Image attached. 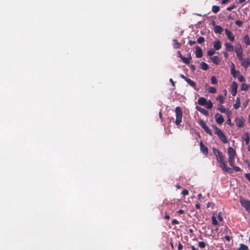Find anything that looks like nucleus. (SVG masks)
Returning <instances> with one entry per match:
<instances>
[{"mask_svg":"<svg viewBox=\"0 0 250 250\" xmlns=\"http://www.w3.org/2000/svg\"><path fill=\"white\" fill-rule=\"evenodd\" d=\"M228 151L229 156V165L232 167V169L235 171L238 172L240 171L241 169L239 167L234 166V160L236 155L235 150L233 147L229 146L228 149ZM213 152L222 170L228 173H232V168L228 167L226 166L225 156L223 155V153L219 149L215 148H213Z\"/></svg>","mask_w":250,"mask_h":250,"instance_id":"1","label":"nucleus"},{"mask_svg":"<svg viewBox=\"0 0 250 250\" xmlns=\"http://www.w3.org/2000/svg\"><path fill=\"white\" fill-rule=\"evenodd\" d=\"M212 127L215 130L214 133L218 136L220 140L224 144L228 143V139L222 130L216 125L212 126Z\"/></svg>","mask_w":250,"mask_h":250,"instance_id":"2","label":"nucleus"},{"mask_svg":"<svg viewBox=\"0 0 250 250\" xmlns=\"http://www.w3.org/2000/svg\"><path fill=\"white\" fill-rule=\"evenodd\" d=\"M176 120L175 123L177 125H180L182 121L183 112L181 108L177 106L175 108Z\"/></svg>","mask_w":250,"mask_h":250,"instance_id":"3","label":"nucleus"},{"mask_svg":"<svg viewBox=\"0 0 250 250\" xmlns=\"http://www.w3.org/2000/svg\"><path fill=\"white\" fill-rule=\"evenodd\" d=\"M240 203L242 206L244 207L248 212L250 211V201L245 198L240 197Z\"/></svg>","mask_w":250,"mask_h":250,"instance_id":"4","label":"nucleus"},{"mask_svg":"<svg viewBox=\"0 0 250 250\" xmlns=\"http://www.w3.org/2000/svg\"><path fill=\"white\" fill-rule=\"evenodd\" d=\"M230 73L234 78H237L240 75V72L235 69V66L233 63L231 65Z\"/></svg>","mask_w":250,"mask_h":250,"instance_id":"5","label":"nucleus"},{"mask_svg":"<svg viewBox=\"0 0 250 250\" xmlns=\"http://www.w3.org/2000/svg\"><path fill=\"white\" fill-rule=\"evenodd\" d=\"M231 94L233 96H235L237 93L238 84L235 82H233L231 84Z\"/></svg>","mask_w":250,"mask_h":250,"instance_id":"6","label":"nucleus"},{"mask_svg":"<svg viewBox=\"0 0 250 250\" xmlns=\"http://www.w3.org/2000/svg\"><path fill=\"white\" fill-rule=\"evenodd\" d=\"M200 149L201 151L204 153L205 155H207L208 153V150L207 146H206L201 141L200 142Z\"/></svg>","mask_w":250,"mask_h":250,"instance_id":"7","label":"nucleus"},{"mask_svg":"<svg viewBox=\"0 0 250 250\" xmlns=\"http://www.w3.org/2000/svg\"><path fill=\"white\" fill-rule=\"evenodd\" d=\"M215 118L218 124L221 125L224 122V118L221 114L219 113H217L215 115Z\"/></svg>","mask_w":250,"mask_h":250,"instance_id":"8","label":"nucleus"},{"mask_svg":"<svg viewBox=\"0 0 250 250\" xmlns=\"http://www.w3.org/2000/svg\"><path fill=\"white\" fill-rule=\"evenodd\" d=\"M225 33L228 39L231 42L234 41V36L232 35L230 30H228V29H226Z\"/></svg>","mask_w":250,"mask_h":250,"instance_id":"9","label":"nucleus"},{"mask_svg":"<svg viewBox=\"0 0 250 250\" xmlns=\"http://www.w3.org/2000/svg\"><path fill=\"white\" fill-rule=\"evenodd\" d=\"M235 122L238 127H242L244 125L245 120L243 118H237L235 120Z\"/></svg>","mask_w":250,"mask_h":250,"instance_id":"10","label":"nucleus"},{"mask_svg":"<svg viewBox=\"0 0 250 250\" xmlns=\"http://www.w3.org/2000/svg\"><path fill=\"white\" fill-rule=\"evenodd\" d=\"M196 49V58H201L203 56V52L202 49L199 46H196L195 47Z\"/></svg>","mask_w":250,"mask_h":250,"instance_id":"11","label":"nucleus"},{"mask_svg":"<svg viewBox=\"0 0 250 250\" xmlns=\"http://www.w3.org/2000/svg\"><path fill=\"white\" fill-rule=\"evenodd\" d=\"M239 60L241 62L242 65L244 67L247 68L249 66V64H250L249 59H245L242 57V59H239Z\"/></svg>","mask_w":250,"mask_h":250,"instance_id":"12","label":"nucleus"},{"mask_svg":"<svg viewBox=\"0 0 250 250\" xmlns=\"http://www.w3.org/2000/svg\"><path fill=\"white\" fill-rule=\"evenodd\" d=\"M198 103L199 104L205 106L207 103V101L204 97H200L198 100Z\"/></svg>","mask_w":250,"mask_h":250,"instance_id":"13","label":"nucleus"},{"mask_svg":"<svg viewBox=\"0 0 250 250\" xmlns=\"http://www.w3.org/2000/svg\"><path fill=\"white\" fill-rule=\"evenodd\" d=\"M241 138L242 140L244 141H245L246 144L248 145L250 141V136L249 133H245L244 134L242 135Z\"/></svg>","mask_w":250,"mask_h":250,"instance_id":"14","label":"nucleus"},{"mask_svg":"<svg viewBox=\"0 0 250 250\" xmlns=\"http://www.w3.org/2000/svg\"><path fill=\"white\" fill-rule=\"evenodd\" d=\"M196 109L198 111L200 112L201 113H202L203 114H204V115H205L206 116H208V112L207 110H206V109H204V108H202L201 107H199L198 106H196Z\"/></svg>","mask_w":250,"mask_h":250,"instance_id":"15","label":"nucleus"},{"mask_svg":"<svg viewBox=\"0 0 250 250\" xmlns=\"http://www.w3.org/2000/svg\"><path fill=\"white\" fill-rule=\"evenodd\" d=\"M223 30V28L219 25H216L214 27V31L215 33L221 34Z\"/></svg>","mask_w":250,"mask_h":250,"instance_id":"16","label":"nucleus"},{"mask_svg":"<svg viewBox=\"0 0 250 250\" xmlns=\"http://www.w3.org/2000/svg\"><path fill=\"white\" fill-rule=\"evenodd\" d=\"M213 46L216 50H219L221 48V42L219 41L214 42L213 43Z\"/></svg>","mask_w":250,"mask_h":250,"instance_id":"17","label":"nucleus"},{"mask_svg":"<svg viewBox=\"0 0 250 250\" xmlns=\"http://www.w3.org/2000/svg\"><path fill=\"white\" fill-rule=\"evenodd\" d=\"M226 48L228 51H232L233 50V46L230 43H225V44Z\"/></svg>","mask_w":250,"mask_h":250,"instance_id":"18","label":"nucleus"},{"mask_svg":"<svg viewBox=\"0 0 250 250\" xmlns=\"http://www.w3.org/2000/svg\"><path fill=\"white\" fill-rule=\"evenodd\" d=\"M211 61L216 64H218L220 62V60L218 56H215L211 57Z\"/></svg>","mask_w":250,"mask_h":250,"instance_id":"19","label":"nucleus"},{"mask_svg":"<svg viewBox=\"0 0 250 250\" xmlns=\"http://www.w3.org/2000/svg\"><path fill=\"white\" fill-rule=\"evenodd\" d=\"M191 86L196 89V83L191 79L188 78L186 81Z\"/></svg>","mask_w":250,"mask_h":250,"instance_id":"20","label":"nucleus"},{"mask_svg":"<svg viewBox=\"0 0 250 250\" xmlns=\"http://www.w3.org/2000/svg\"><path fill=\"white\" fill-rule=\"evenodd\" d=\"M173 47L175 49L180 48L181 47V44L176 39L173 40Z\"/></svg>","mask_w":250,"mask_h":250,"instance_id":"21","label":"nucleus"},{"mask_svg":"<svg viewBox=\"0 0 250 250\" xmlns=\"http://www.w3.org/2000/svg\"><path fill=\"white\" fill-rule=\"evenodd\" d=\"M178 54L179 55V57L183 61V62L187 64L188 63V61L186 57H184L181 52L180 51H178Z\"/></svg>","mask_w":250,"mask_h":250,"instance_id":"22","label":"nucleus"},{"mask_svg":"<svg viewBox=\"0 0 250 250\" xmlns=\"http://www.w3.org/2000/svg\"><path fill=\"white\" fill-rule=\"evenodd\" d=\"M216 100L220 102L221 104H222L224 103L225 98L222 95H219L216 98Z\"/></svg>","mask_w":250,"mask_h":250,"instance_id":"23","label":"nucleus"},{"mask_svg":"<svg viewBox=\"0 0 250 250\" xmlns=\"http://www.w3.org/2000/svg\"><path fill=\"white\" fill-rule=\"evenodd\" d=\"M235 52L237 54V57L239 59H242V58L243 57L242 55V51L241 50V48H240L239 49H237L235 50Z\"/></svg>","mask_w":250,"mask_h":250,"instance_id":"24","label":"nucleus"},{"mask_svg":"<svg viewBox=\"0 0 250 250\" xmlns=\"http://www.w3.org/2000/svg\"><path fill=\"white\" fill-rule=\"evenodd\" d=\"M201 68L204 70H207L208 69V65L206 62H202L201 63Z\"/></svg>","mask_w":250,"mask_h":250,"instance_id":"25","label":"nucleus"},{"mask_svg":"<svg viewBox=\"0 0 250 250\" xmlns=\"http://www.w3.org/2000/svg\"><path fill=\"white\" fill-rule=\"evenodd\" d=\"M212 11L214 13H217L220 11V7L217 5H213L212 7Z\"/></svg>","mask_w":250,"mask_h":250,"instance_id":"26","label":"nucleus"},{"mask_svg":"<svg viewBox=\"0 0 250 250\" xmlns=\"http://www.w3.org/2000/svg\"><path fill=\"white\" fill-rule=\"evenodd\" d=\"M230 114V112L229 111H228L227 112L228 119L227 120V123L228 124H229V125H230L231 126H232L233 125V124L232 123H231V119H230V118L229 116Z\"/></svg>","mask_w":250,"mask_h":250,"instance_id":"27","label":"nucleus"},{"mask_svg":"<svg viewBox=\"0 0 250 250\" xmlns=\"http://www.w3.org/2000/svg\"><path fill=\"white\" fill-rule=\"evenodd\" d=\"M217 109L219 110L222 113H226V109L224 107V106L222 104H220L219 107L217 108Z\"/></svg>","mask_w":250,"mask_h":250,"instance_id":"28","label":"nucleus"},{"mask_svg":"<svg viewBox=\"0 0 250 250\" xmlns=\"http://www.w3.org/2000/svg\"><path fill=\"white\" fill-rule=\"evenodd\" d=\"M205 106H206L208 109H211L213 107V103L210 100H208L207 101V103Z\"/></svg>","mask_w":250,"mask_h":250,"instance_id":"29","label":"nucleus"},{"mask_svg":"<svg viewBox=\"0 0 250 250\" xmlns=\"http://www.w3.org/2000/svg\"><path fill=\"white\" fill-rule=\"evenodd\" d=\"M205 131L209 134L210 136H212V133L211 130L208 128V127L207 126L205 128L203 129Z\"/></svg>","mask_w":250,"mask_h":250,"instance_id":"30","label":"nucleus"},{"mask_svg":"<svg viewBox=\"0 0 250 250\" xmlns=\"http://www.w3.org/2000/svg\"><path fill=\"white\" fill-rule=\"evenodd\" d=\"M248 250V247L243 244L240 245V247L237 250Z\"/></svg>","mask_w":250,"mask_h":250,"instance_id":"31","label":"nucleus"},{"mask_svg":"<svg viewBox=\"0 0 250 250\" xmlns=\"http://www.w3.org/2000/svg\"><path fill=\"white\" fill-rule=\"evenodd\" d=\"M199 124L202 127L203 129L205 128L207 125L204 121L202 120H200L199 121Z\"/></svg>","mask_w":250,"mask_h":250,"instance_id":"32","label":"nucleus"},{"mask_svg":"<svg viewBox=\"0 0 250 250\" xmlns=\"http://www.w3.org/2000/svg\"><path fill=\"white\" fill-rule=\"evenodd\" d=\"M199 124L202 127L203 129L205 128L207 125L204 121L202 120H200L199 121Z\"/></svg>","mask_w":250,"mask_h":250,"instance_id":"33","label":"nucleus"},{"mask_svg":"<svg viewBox=\"0 0 250 250\" xmlns=\"http://www.w3.org/2000/svg\"><path fill=\"white\" fill-rule=\"evenodd\" d=\"M199 124L202 127L203 129L205 128L207 125L204 121L202 120H200L199 121Z\"/></svg>","mask_w":250,"mask_h":250,"instance_id":"34","label":"nucleus"},{"mask_svg":"<svg viewBox=\"0 0 250 250\" xmlns=\"http://www.w3.org/2000/svg\"><path fill=\"white\" fill-rule=\"evenodd\" d=\"M208 92L210 93H215L216 92V89L213 87H209L208 89Z\"/></svg>","mask_w":250,"mask_h":250,"instance_id":"35","label":"nucleus"},{"mask_svg":"<svg viewBox=\"0 0 250 250\" xmlns=\"http://www.w3.org/2000/svg\"><path fill=\"white\" fill-rule=\"evenodd\" d=\"M212 219V223L214 226H217L218 225V222L217 220H216L215 216H213L211 218Z\"/></svg>","mask_w":250,"mask_h":250,"instance_id":"36","label":"nucleus"},{"mask_svg":"<svg viewBox=\"0 0 250 250\" xmlns=\"http://www.w3.org/2000/svg\"><path fill=\"white\" fill-rule=\"evenodd\" d=\"M211 83L213 84H216L217 83V80L215 76H212L211 77Z\"/></svg>","mask_w":250,"mask_h":250,"instance_id":"37","label":"nucleus"},{"mask_svg":"<svg viewBox=\"0 0 250 250\" xmlns=\"http://www.w3.org/2000/svg\"><path fill=\"white\" fill-rule=\"evenodd\" d=\"M215 53V51L214 50H213V49H211V50H209L207 52V54L209 56H212L213 54H214Z\"/></svg>","mask_w":250,"mask_h":250,"instance_id":"38","label":"nucleus"},{"mask_svg":"<svg viewBox=\"0 0 250 250\" xmlns=\"http://www.w3.org/2000/svg\"><path fill=\"white\" fill-rule=\"evenodd\" d=\"M205 41V39L203 37H199L198 39H197V42L199 43H202L204 42Z\"/></svg>","mask_w":250,"mask_h":250,"instance_id":"39","label":"nucleus"},{"mask_svg":"<svg viewBox=\"0 0 250 250\" xmlns=\"http://www.w3.org/2000/svg\"><path fill=\"white\" fill-rule=\"evenodd\" d=\"M198 245H199V247L200 248H202V249H204L206 247V244L203 241H201V242H199V244H198Z\"/></svg>","mask_w":250,"mask_h":250,"instance_id":"40","label":"nucleus"},{"mask_svg":"<svg viewBox=\"0 0 250 250\" xmlns=\"http://www.w3.org/2000/svg\"><path fill=\"white\" fill-rule=\"evenodd\" d=\"M237 78H238V80L241 82L245 81V78L242 75H239V76Z\"/></svg>","mask_w":250,"mask_h":250,"instance_id":"41","label":"nucleus"},{"mask_svg":"<svg viewBox=\"0 0 250 250\" xmlns=\"http://www.w3.org/2000/svg\"><path fill=\"white\" fill-rule=\"evenodd\" d=\"M244 40H245L246 43L248 45L250 44V40H249V37L248 35H247L244 38Z\"/></svg>","mask_w":250,"mask_h":250,"instance_id":"42","label":"nucleus"},{"mask_svg":"<svg viewBox=\"0 0 250 250\" xmlns=\"http://www.w3.org/2000/svg\"><path fill=\"white\" fill-rule=\"evenodd\" d=\"M187 60L188 61V63L187 64H188L189 63H190V61L192 59V57L191 56V54L190 53H189L188 54V57L187 58Z\"/></svg>","mask_w":250,"mask_h":250,"instance_id":"43","label":"nucleus"},{"mask_svg":"<svg viewBox=\"0 0 250 250\" xmlns=\"http://www.w3.org/2000/svg\"><path fill=\"white\" fill-rule=\"evenodd\" d=\"M189 193V192L188 191V190L186 189H185L183 191H182V194L184 195V196H186V195H188Z\"/></svg>","mask_w":250,"mask_h":250,"instance_id":"44","label":"nucleus"},{"mask_svg":"<svg viewBox=\"0 0 250 250\" xmlns=\"http://www.w3.org/2000/svg\"><path fill=\"white\" fill-rule=\"evenodd\" d=\"M248 85H246L245 84H243L242 85V89L246 90L248 89Z\"/></svg>","mask_w":250,"mask_h":250,"instance_id":"45","label":"nucleus"},{"mask_svg":"<svg viewBox=\"0 0 250 250\" xmlns=\"http://www.w3.org/2000/svg\"><path fill=\"white\" fill-rule=\"evenodd\" d=\"M235 8L234 5H230V6L227 8V10L228 11H231Z\"/></svg>","mask_w":250,"mask_h":250,"instance_id":"46","label":"nucleus"},{"mask_svg":"<svg viewBox=\"0 0 250 250\" xmlns=\"http://www.w3.org/2000/svg\"><path fill=\"white\" fill-rule=\"evenodd\" d=\"M196 42L195 41L189 40L188 42V44L189 45L192 46L196 43Z\"/></svg>","mask_w":250,"mask_h":250,"instance_id":"47","label":"nucleus"},{"mask_svg":"<svg viewBox=\"0 0 250 250\" xmlns=\"http://www.w3.org/2000/svg\"><path fill=\"white\" fill-rule=\"evenodd\" d=\"M172 225L179 224V222L176 219H173L171 222Z\"/></svg>","mask_w":250,"mask_h":250,"instance_id":"48","label":"nucleus"},{"mask_svg":"<svg viewBox=\"0 0 250 250\" xmlns=\"http://www.w3.org/2000/svg\"><path fill=\"white\" fill-rule=\"evenodd\" d=\"M183 249V245L181 243H179L178 244V250H182Z\"/></svg>","mask_w":250,"mask_h":250,"instance_id":"49","label":"nucleus"},{"mask_svg":"<svg viewBox=\"0 0 250 250\" xmlns=\"http://www.w3.org/2000/svg\"><path fill=\"white\" fill-rule=\"evenodd\" d=\"M180 76L181 78H182L183 79H184L185 81H186V80L188 78H187V77H186L183 74H181L180 75Z\"/></svg>","mask_w":250,"mask_h":250,"instance_id":"50","label":"nucleus"},{"mask_svg":"<svg viewBox=\"0 0 250 250\" xmlns=\"http://www.w3.org/2000/svg\"><path fill=\"white\" fill-rule=\"evenodd\" d=\"M245 177L250 182V173H246Z\"/></svg>","mask_w":250,"mask_h":250,"instance_id":"51","label":"nucleus"},{"mask_svg":"<svg viewBox=\"0 0 250 250\" xmlns=\"http://www.w3.org/2000/svg\"><path fill=\"white\" fill-rule=\"evenodd\" d=\"M178 214H182L184 213V210L183 209H180L177 211Z\"/></svg>","mask_w":250,"mask_h":250,"instance_id":"52","label":"nucleus"},{"mask_svg":"<svg viewBox=\"0 0 250 250\" xmlns=\"http://www.w3.org/2000/svg\"><path fill=\"white\" fill-rule=\"evenodd\" d=\"M225 238L228 242L230 241V237L229 235L225 236Z\"/></svg>","mask_w":250,"mask_h":250,"instance_id":"53","label":"nucleus"},{"mask_svg":"<svg viewBox=\"0 0 250 250\" xmlns=\"http://www.w3.org/2000/svg\"><path fill=\"white\" fill-rule=\"evenodd\" d=\"M190 69L193 71H194L196 68L195 65L193 64L190 65Z\"/></svg>","mask_w":250,"mask_h":250,"instance_id":"54","label":"nucleus"},{"mask_svg":"<svg viewBox=\"0 0 250 250\" xmlns=\"http://www.w3.org/2000/svg\"><path fill=\"white\" fill-rule=\"evenodd\" d=\"M235 23L238 26H241V25L242 24V22L240 21H236Z\"/></svg>","mask_w":250,"mask_h":250,"instance_id":"55","label":"nucleus"},{"mask_svg":"<svg viewBox=\"0 0 250 250\" xmlns=\"http://www.w3.org/2000/svg\"><path fill=\"white\" fill-rule=\"evenodd\" d=\"M229 0H222L221 3L223 4H226Z\"/></svg>","mask_w":250,"mask_h":250,"instance_id":"56","label":"nucleus"},{"mask_svg":"<svg viewBox=\"0 0 250 250\" xmlns=\"http://www.w3.org/2000/svg\"><path fill=\"white\" fill-rule=\"evenodd\" d=\"M170 218V216L169 215H167L166 213V214H165V218L166 219H167V220H168Z\"/></svg>","mask_w":250,"mask_h":250,"instance_id":"57","label":"nucleus"},{"mask_svg":"<svg viewBox=\"0 0 250 250\" xmlns=\"http://www.w3.org/2000/svg\"><path fill=\"white\" fill-rule=\"evenodd\" d=\"M195 208L198 209H200V205L199 203H197L195 205Z\"/></svg>","mask_w":250,"mask_h":250,"instance_id":"58","label":"nucleus"},{"mask_svg":"<svg viewBox=\"0 0 250 250\" xmlns=\"http://www.w3.org/2000/svg\"><path fill=\"white\" fill-rule=\"evenodd\" d=\"M169 81H170V82L172 83V84L173 85V86H174V85H175V83H174V82L173 80H172V79H171H171H170Z\"/></svg>","mask_w":250,"mask_h":250,"instance_id":"59","label":"nucleus"},{"mask_svg":"<svg viewBox=\"0 0 250 250\" xmlns=\"http://www.w3.org/2000/svg\"><path fill=\"white\" fill-rule=\"evenodd\" d=\"M191 248L192 250H198V249H197L196 248H195L194 246H191Z\"/></svg>","mask_w":250,"mask_h":250,"instance_id":"60","label":"nucleus"},{"mask_svg":"<svg viewBox=\"0 0 250 250\" xmlns=\"http://www.w3.org/2000/svg\"><path fill=\"white\" fill-rule=\"evenodd\" d=\"M176 187L178 189H180L181 188V186L179 185V184H177L176 185Z\"/></svg>","mask_w":250,"mask_h":250,"instance_id":"61","label":"nucleus"},{"mask_svg":"<svg viewBox=\"0 0 250 250\" xmlns=\"http://www.w3.org/2000/svg\"><path fill=\"white\" fill-rule=\"evenodd\" d=\"M198 198L199 199H200L201 197L202 196V194L201 193H200L199 194H198Z\"/></svg>","mask_w":250,"mask_h":250,"instance_id":"62","label":"nucleus"},{"mask_svg":"<svg viewBox=\"0 0 250 250\" xmlns=\"http://www.w3.org/2000/svg\"><path fill=\"white\" fill-rule=\"evenodd\" d=\"M224 56H225L226 58H227V57H228V54H227V53H226V52H224Z\"/></svg>","mask_w":250,"mask_h":250,"instance_id":"63","label":"nucleus"},{"mask_svg":"<svg viewBox=\"0 0 250 250\" xmlns=\"http://www.w3.org/2000/svg\"><path fill=\"white\" fill-rule=\"evenodd\" d=\"M159 116H160V118H162V114L161 112H159Z\"/></svg>","mask_w":250,"mask_h":250,"instance_id":"64","label":"nucleus"}]
</instances>
